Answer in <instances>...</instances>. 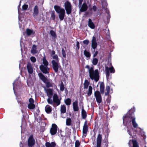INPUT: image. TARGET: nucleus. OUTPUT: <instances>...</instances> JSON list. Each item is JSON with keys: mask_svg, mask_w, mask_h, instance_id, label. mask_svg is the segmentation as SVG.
Listing matches in <instances>:
<instances>
[{"mask_svg": "<svg viewBox=\"0 0 147 147\" xmlns=\"http://www.w3.org/2000/svg\"><path fill=\"white\" fill-rule=\"evenodd\" d=\"M134 109H131L125 115H124L123 117V123L125 125H127L129 123V121L131 122L132 125L134 129L132 127H129L127 126V131L128 134L130 136V138H133L136 135V134L138 132L136 129H138L141 130L142 129L138 127V125L136 121V117L134 114L131 113L132 111H134Z\"/></svg>", "mask_w": 147, "mask_h": 147, "instance_id": "nucleus-1", "label": "nucleus"}, {"mask_svg": "<svg viewBox=\"0 0 147 147\" xmlns=\"http://www.w3.org/2000/svg\"><path fill=\"white\" fill-rule=\"evenodd\" d=\"M64 6L67 14L69 15L71 14L72 11V7L70 3L68 1H67L65 2Z\"/></svg>", "mask_w": 147, "mask_h": 147, "instance_id": "nucleus-2", "label": "nucleus"}, {"mask_svg": "<svg viewBox=\"0 0 147 147\" xmlns=\"http://www.w3.org/2000/svg\"><path fill=\"white\" fill-rule=\"evenodd\" d=\"M94 96L96 98V102L98 103H100L102 101V96L99 91H96L94 92Z\"/></svg>", "mask_w": 147, "mask_h": 147, "instance_id": "nucleus-3", "label": "nucleus"}, {"mask_svg": "<svg viewBox=\"0 0 147 147\" xmlns=\"http://www.w3.org/2000/svg\"><path fill=\"white\" fill-rule=\"evenodd\" d=\"M88 130V122L87 121H86L84 122L83 128V137L85 138L86 137Z\"/></svg>", "mask_w": 147, "mask_h": 147, "instance_id": "nucleus-4", "label": "nucleus"}, {"mask_svg": "<svg viewBox=\"0 0 147 147\" xmlns=\"http://www.w3.org/2000/svg\"><path fill=\"white\" fill-rule=\"evenodd\" d=\"M40 70L43 74H49L50 69L47 66L41 65L39 66Z\"/></svg>", "mask_w": 147, "mask_h": 147, "instance_id": "nucleus-5", "label": "nucleus"}, {"mask_svg": "<svg viewBox=\"0 0 147 147\" xmlns=\"http://www.w3.org/2000/svg\"><path fill=\"white\" fill-rule=\"evenodd\" d=\"M57 127L56 124L54 123L52 124L50 130V133L51 135H54L56 133L57 131Z\"/></svg>", "mask_w": 147, "mask_h": 147, "instance_id": "nucleus-6", "label": "nucleus"}, {"mask_svg": "<svg viewBox=\"0 0 147 147\" xmlns=\"http://www.w3.org/2000/svg\"><path fill=\"white\" fill-rule=\"evenodd\" d=\"M51 63H52L53 68L55 72L56 73H58L59 69L58 63L54 60H53L51 61Z\"/></svg>", "mask_w": 147, "mask_h": 147, "instance_id": "nucleus-7", "label": "nucleus"}, {"mask_svg": "<svg viewBox=\"0 0 147 147\" xmlns=\"http://www.w3.org/2000/svg\"><path fill=\"white\" fill-rule=\"evenodd\" d=\"M35 140L32 136L29 137L28 141V145L29 147H32L34 144Z\"/></svg>", "mask_w": 147, "mask_h": 147, "instance_id": "nucleus-8", "label": "nucleus"}, {"mask_svg": "<svg viewBox=\"0 0 147 147\" xmlns=\"http://www.w3.org/2000/svg\"><path fill=\"white\" fill-rule=\"evenodd\" d=\"M44 90L48 97H51L53 94V90L49 88H44Z\"/></svg>", "mask_w": 147, "mask_h": 147, "instance_id": "nucleus-9", "label": "nucleus"}, {"mask_svg": "<svg viewBox=\"0 0 147 147\" xmlns=\"http://www.w3.org/2000/svg\"><path fill=\"white\" fill-rule=\"evenodd\" d=\"M90 78L92 80H94L96 82L98 81L99 78V74H89Z\"/></svg>", "mask_w": 147, "mask_h": 147, "instance_id": "nucleus-10", "label": "nucleus"}, {"mask_svg": "<svg viewBox=\"0 0 147 147\" xmlns=\"http://www.w3.org/2000/svg\"><path fill=\"white\" fill-rule=\"evenodd\" d=\"M128 144L129 147H132L131 146V144L133 145V147H139L138 142L135 140H130Z\"/></svg>", "mask_w": 147, "mask_h": 147, "instance_id": "nucleus-11", "label": "nucleus"}, {"mask_svg": "<svg viewBox=\"0 0 147 147\" xmlns=\"http://www.w3.org/2000/svg\"><path fill=\"white\" fill-rule=\"evenodd\" d=\"M80 12H82L86 11L88 9V7L86 3L84 2L81 5V7L80 8Z\"/></svg>", "mask_w": 147, "mask_h": 147, "instance_id": "nucleus-12", "label": "nucleus"}, {"mask_svg": "<svg viewBox=\"0 0 147 147\" xmlns=\"http://www.w3.org/2000/svg\"><path fill=\"white\" fill-rule=\"evenodd\" d=\"M91 47L94 49H96L97 46V43L96 42V38L93 36L92 40Z\"/></svg>", "mask_w": 147, "mask_h": 147, "instance_id": "nucleus-13", "label": "nucleus"}, {"mask_svg": "<svg viewBox=\"0 0 147 147\" xmlns=\"http://www.w3.org/2000/svg\"><path fill=\"white\" fill-rule=\"evenodd\" d=\"M102 141V135L99 134L97 138L96 147H100Z\"/></svg>", "mask_w": 147, "mask_h": 147, "instance_id": "nucleus-14", "label": "nucleus"}, {"mask_svg": "<svg viewBox=\"0 0 147 147\" xmlns=\"http://www.w3.org/2000/svg\"><path fill=\"white\" fill-rule=\"evenodd\" d=\"M53 100L54 103H55L57 106L60 104V101L59 99L58 96L57 94H54L53 97Z\"/></svg>", "mask_w": 147, "mask_h": 147, "instance_id": "nucleus-15", "label": "nucleus"}, {"mask_svg": "<svg viewBox=\"0 0 147 147\" xmlns=\"http://www.w3.org/2000/svg\"><path fill=\"white\" fill-rule=\"evenodd\" d=\"M106 74H109L110 72L111 73H114L115 72V70L113 66L109 68L108 67H105Z\"/></svg>", "mask_w": 147, "mask_h": 147, "instance_id": "nucleus-16", "label": "nucleus"}, {"mask_svg": "<svg viewBox=\"0 0 147 147\" xmlns=\"http://www.w3.org/2000/svg\"><path fill=\"white\" fill-rule=\"evenodd\" d=\"M39 13V8L37 5H36L34 8L33 9V12L32 15L34 17H35L36 16H37Z\"/></svg>", "mask_w": 147, "mask_h": 147, "instance_id": "nucleus-17", "label": "nucleus"}, {"mask_svg": "<svg viewBox=\"0 0 147 147\" xmlns=\"http://www.w3.org/2000/svg\"><path fill=\"white\" fill-rule=\"evenodd\" d=\"M73 109L74 111H78L79 109L78 107V101L76 100L73 103Z\"/></svg>", "mask_w": 147, "mask_h": 147, "instance_id": "nucleus-18", "label": "nucleus"}, {"mask_svg": "<svg viewBox=\"0 0 147 147\" xmlns=\"http://www.w3.org/2000/svg\"><path fill=\"white\" fill-rule=\"evenodd\" d=\"M54 8L56 12L58 13L65 10L64 9L61 8L60 6L57 5L54 6Z\"/></svg>", "mask_w": 147, "mask_h": 147, "instance_id": "nucleus-19", "label": "nucleus"}, {"mask_svg": "<svg viewBox=\"0 0 147 147\" xmlns=\"http://www.w3.org/2000/svg\"><path fill=\"white\" fill-rule=\"evenodd\" d=\"M54 8L56 12L58 13L65 10L64 9L61 8L60 6L57 5L54 6Z\"/></svg>", "mask_w": 147, "mask_h": 147, "instance_id": "nucleus-20", "label": "nucleus"}, {"mask_svg": "<svg viewBox=\"0 0 147 147\" xmlns=\"http://www.w3.org/2000/svg\"><path fill=\"white\" fill-rule=\"evenodd\" d=\"M27 68L29 74H32L33 69L31 63H28L27 64Z\"/></svg>", "mask_w": 147, "mask_h": 147, "instance_id": "nucleus-21", "label": "nucleus"}, {"mask_svg": "<svg viewBox=\"0 0 147 147\" xmlns=\"http://www.w3.org/2000/svg\"><path fill=\"white\" fill-rule=\"evenodd\" d=\"M88 26L92 29H94L95 28V25L92 22L91 19L89 18L88 21Z\"/></svg>", "mask_w": 147, "mask_h": 147, "instance_id": "nucleus-22", "label": "nucleus"}, {"mask_svg": "<svg viewBox=\"0 0 147 147\" xmlns=\"http://www.w3.org/2000/svg\"><path fill=\"white\" fill-rule=\"evenodd\" d=\"M65 11L64 10L63 11H62L61 12L59 13V19L61 20H63L65 16Z\"/></svg>", "mask_w": 147, "mask_h": 147, "instance_id": "nucleus-23", "label": "nucleus"}, {"mask_svg": "<svg viewBox=\"0 0 147 147\" xmlns=\"http://www.w3.org/2000/svg\"><path fill=\"white\" fill-rule=\"evenodd\" d=\"M66 110V107L65 105H63L61 106L60 111L61 114L65 113Z\"/></svg>", "mask_w": 147, "mask_h": 147, "instance_id": "nucleus-24", "label": "nucleus"}, {"mask_svg": "<svg viewBox=\"0 0 147 147\" xmlns=\"http://www.w3.org/2000/svg\"><path fill=\"white\" fill-rule=\"evenodd\" d=\"M45 111L47 113H50L52 111V108L50 106L47 105L45 107Z\"/></svg>", "mask_w": 147, "mask_h": 147, "instance_id": "nucleus-25", "label": "nucleus"}, {"mask_svg": "<svg viewBox=\"0 0 147 147\" xmlns=\"http://www.w3.org/2000/svg\"><path fill=\"white\" fill-rule=\"evenodd\" d=\"M104 83L102 82L100 85V91L101 93L103 94L104 92Z\"/></svg>", "mask_w": 147, "mask_h": 147, "instance_id": "nucleus-26", "label": "nucleus"}, {"mask_svg": "<svg viewBox=\"0 0 147 147\" xmlns=\"http://www.w3.org/2000/svg\"><path fill=\"white\" fill-rule=\"evenodd\" d=\"M81 113L82 118L83 119H85L87 116V114L86 111L83 108L82 109Z\"/></svg>", "mask_w": 147, "mask_h": 147, "instance_id": "nucleus-27", "label": "nucleus"}, {"mask_svg": "<svg viewBox=\"0 0 147 147\" xmlns=\"http://www.w3.org/2000/svg\"><path fill=\"white\" fill-rule=\"evenodd\" d=\"M92 88L91 86L88 87V89L87 92V94L88 96H90L92 93Z\"/></svg>", "mask_w": 147, "mask_h": 147, "instance_id": "nucleus-28", "label": "nucleus"}, {"mask_svg": "<svg viewBox=\"0 0 147 147\" xmlns=\"http://www.w3.org/2000/svg\"><path fill=\"white\" fill-rule=\"evenodd\" d=\"M26 34L28 36H29L32 34H34V32H33V31L27 28L26 30Z\"/></svg>", "mask_w": 147, "mask_h": 147, "instance_id": "nucleus-29", "label": "nucleus"}, {"mask_svg": "<svg viewBox=\"0 0 147 147\" xmlns=\"http://www.w3.org/2000/svg\"><path fill=\"white\" fill-rule=\"evenodd\" d=\"M40 78L42 80L44 83L46 82V81L47 80V79L45 78L44 76L43 75V74H38Z\"/></svg>", "mask_w": 147, "mask_h": 147, "instance_id": "nucleus-30", "label": "nucleus"}, {"mask_svg": "<svg viewBox=\"0 0 147 147\" xmlns=\"http://www.w3.org/2000/svg\"><path fill=\"white\" fill-rule=\"evenodd\" d=\"M106 92L105 93V95L106 96L108 95L110 93V87L109 86H106Z\"/></svg>", "mask_w": 147, "mask_h": 147, "instance_id": "nucleus-31", "label": "nucleus"}, {"mask_svg": "<svg viewBox=\"0 0 147 147\" xmlns=\"http://www.w3.org/2000/svg\"><path fill=\"white\" fill-rule=\"evenodd\" d=\"M36 46L34 45H33L32 48V49L31 50V52L32 53L35 54L36 53Z\"/></svg>", "mask_w": 147, "mask_h": 147, "instance_id": "nucleus-32", "label": "nucleus"}, {"mask_svg": "<svg viewBox=\"0 0 147 147\" xmlns=\"http://www.w3.org/2000/svg\"><path fill=\"white\" fill-rule=\"evenodd\" d=\"M43 63L44 66H47L49 65V63L46 60L45 57L43 58Z\"/></svg>", "mask_w": 147, "mask_h": 147, "instance_id": "nucleus-33", "label": "nucleus"}, {"mask_svg": "<svg viewBox=\"0 0 147 147\" xmlns=\"http://www.w3.org/2000/svg\"><path fill=\"white\" fill-rule=\"evenodd\" d=\"M84 53L85 56L88 58H90L91 56V54L90 52L85 50L84 51Z\"/></svg>", "mask_w": 147, "mask_h": 147, "instance_id": "nucleus-34", "label": "nucleus"}, {"mask_svg": "<svg viewBox=\"0 0 147 147\" xmlns=\"http://www.w3.org/2000/svg\"><path fill=\"white\" fill-rule=\"evenodd\" d=\"M89 84V83L88 81L87 80H85L84 83V88L87 89L88 88Z\"/></svg>", "mask_w": 147, "mask_h": 147, "instance_id": "nucleus-35", "label": "nucleus"}, {"mask_svg": "<svg viewBox=\"0 0 147 147\" xmlns=\"http://www.w3.org/2000/svg\"><path fill=\"white\" fill-rule=\"evenodd\" d=\"M65 102L67 105H69L71 102V99L69 98H68L65 100Z\"/></svg>", "mask_w": 147, "mask_h": 147, "instance_id": "nucleus-36", "label": "nucleus"}, {"mask_svg": "<svg viewBox=\"0 0 147 147\" xmlns=\"http://www.w3.org/2000/svg\"><path fill=\"white\" fill-rule=\"evenodd\" d=\"M71 123V120L70 118H67L66 120V125L67 126H70Z\"/></svg>", "mask_w": 147, "mask_h": 147, "instance_id": "nucleus-37", "label": "nucleus"}, {"mask_svg": "<svg viewBox=\"0 0 147 147\" xmlns=\"http://www.w3.org/2000/svg\"><path fill=\"white\" fill-rule=\"evenodd\" d=\"M50 34L54 38H56L57 35L56 33L53 30H51L50 31Z\"/></svg>", "mask_w": 147, "mask_h": 147, "instance_id": "nucleus-38", "label": "nucleus"}, {"mask_svg": "<svg viewBox=\"0 0 147 147\" xmlns=\"http://www.w3.org/2000/svg\"><path fill=\"white\" fill-rule=\"evenodd\" d=\"M44 83L46 84V87L47 88L52 86V84L48 81L47 80L46 81V82H45Z\"/></svg>", "mask_w": 147, "mask_h": 147, "instance_id": "nucleus-39", "label": "nucleus"}, {"mask_svg": "<svg viewBox=\"0 0 147 147\" xmlns=\"http://www.w3.org/2000/svg\"><path fill=\"white\" fill-rule=\"evenodd\" d=\"M35 107V106L34 104H29L28 105V108L30 109H33Z\"/></svg>", "mask_w": 147, "mask_h": 147, "instance_id": "nucleus-40", "label": "nucleus"}, {"mask_svg": "<svg viewBox=\"0 0 147 147\" xmlns=\"http://www.w3.org/2000/svg\"><path fill=\"white\" fill-rule=\"evenodd\" d=\"M98 59L96 58H94L92 60V63L93 65H96L98 63Z\"/></svg>", "mask_w": 147, "mask_h": 147, "instance_id": "nucleus-41", "label": "nucleus"}, {"mask_svg": "<svg viewBox=\"0 0 147 147\" xmlns=\"http://www.w3.org/2000/svg\"><path fill=\"white\" fill-rule=\"evenodd\" d=\"M51 97H48V98L47 99V101L48 103L50 104H53L54 102L51 99Z\"/></svg>", "mask_w": 147, "mask_h": 147, "instance_id": "nucleus-42", "label": "nucleus"}, {"mask_svg": "<svg viewBox=\"0 0 147 147\" xmlns=\"http://www.w3.org/2000/svg\"><path fill=\"white\" fill-rule=\"evenodd\" d=\"M55 12L54 11H52L51 13V18H52L53 20H55Z\"/></svg>", "mask_w": 147, "mask_h": 147, "instance_id": "nucleus-43", "label": "nucleus"}, {"mask_svg": "<svg viewBox=\"0 0 147 147\" xmlns=\"http://www.w3.org/2000/svg\"><path fill=\"white\" fill-rule=\"evenodd\" d=\"M64 87L63 84L62 82H61L60 85V90L61 91H62L64 90Z\"/></svg>", "mask_w": 147, "mask_h": 147, "instance_id": "nucleus-44", "label": "nucleus"}, {"mask_svg": "<svg viewBox=\"0 0 147 147\" xmlns=\"http://www.w3.org/2000/svg\"><path fill=\"white\" fill-rule=\"evenodd\" d=\"M61 51L63 57L64 58H65L66 57V54L65 50L64 49H62Z\"/></svg>", "mask_w": 147, "mask_h": 147, "instance_id": "nucleus-45", "label": "nucleus"}, {"mask_svg": "<svg viewBox=\"0 0 147 147\" xmlns=\"http://www.w3.org/2000/svg\"><path fill=\"white\" fill-rule=\"evenodd\" d=\"M94 67L92 66L90 67L88 70L89 74H93L94 72Z\"/></svg>", "mask_w": 147, "mask_h": 147, "instance_id": "nucleus-46", "label": "nucleus"}, {"mask_svg": "<svg viewBox=\"0 0 147 147\" xmlns=\"http://www.w3.org/2000/svg\"><path fill=\"white\" fill-rule=\"evenodd\" d=\"M28 7V5L24 4L22 6V9L23 10H26L27 9Z\"/></svg>", "mask_w": 147, "mask_h": 147, "instance_id": "nucleus-47", "label": "nucleus"}, {"mask_svg": "<svg viewBox=\"0 0 147 147\" xmlns=\"http://www.w3.org/2000/svg\"><path fill=\"white\" fill-rule=\"evenodd\" d=\"M30 60L33 63H35L36 61V59L35 57L33 56H32L30 57Z\"/></svg>", "mask_w": 147, "mask_h": 147, "instance_id": "nucleus-48", "label": "nucleus"}, {"mask_svg": "<svg viewBox=\"0 0 147 147\" xmlns=\"http://www.w3.org/2000/svg\"><path fill=\"white\" fill-rule=\"evenodd\" d=\"M83 42L84 44L85 45H88L89 43V41L88 40L86 39L84 40L83 41Z\"/></svg>", "mask_w": 147, "mask_h": 147, "instance_id": "nucleus-49", "label": "nucleus"}, {"mask_svg": "<svg viewBox=\"0 0 147 147\" xmlns=\"http://www.w3.org/2000/svg\"><path fill=\"white\" fill-rule=\"evenodd\" d=\"M106 77L107 80V81H108L109 80H110L111 78V74H106Z\"/></svg>", "mask_w": 147, "mask_h": 147, "instance_id": "nucleus-50", "label": "nucleus"}, {"mask_svg": "<svg viewBox=\"0 0 147 147\" xmlns=\"http://www.w3.org/2000/svg\"><path fill=\"white\" fill-rule=\"evenodd\" d=\"M76 49L77 50H79L80 49V43L78 41L76 42Z\"/></svg>", "mask_w": 147, "mask_h": 147, "instance_id": "nucleus-51", "label": "nucleus"}, {"mask_svg": "<svg viewBox=\"0 0 147 147\" xmlns=\"http://www.w3.org/2000/svg\"><path fill=\"white\" fill-rule=\"evenodd\" d=\"M97 7L96 6L94 5L93 6L92 8H91V10L94 12H96V11Z\"/></svg>", "mask_w": 147, "mask_h": 147, "instance_id": "nucleus-52", "label": "nucleus"}, {"mask_svg": "<svg viewBox=\"0 0 147 147\" xmlns=\"http://www.w3.org/2000/svg\"><path fill=\"white\" fill-rule=\"evenodd\" d=\"M17 80H15L14 82L13 83V90L14 92V93H15V89L16 88V82Z\"/></svg>", "mask_w": 147, "mask_h": 147, "instance_id": "nucleus-53", "label": "nucleus"}, {"mask_svg": "<svg viewBox=\"0 0 147 147\" xmlns=\"http://www.w3.org/2000/svg\"><path fill=\"white\" fill-rule=\"evenodd\" d=\"M80 145V143L79 141L77 140L75 143V146H79Z\"/></svg>", "mask_w": 147, "mask_h": 147, "instance_id": "nucleus-54", "label": "nucleus"}, {"mask_svg": "<svg viewBox=\"0 0 147 147\" xmlns=\"http://www.w3.org/2000/svg\"><path fill=\"white\" fill-rule=\"evenodd\" d=\"M83 1V0H79L78 7L79 8L81 7Z\"/></svg>", "mask_w": 147, "mask_h": 147, "instance_id": "nucleus-55", "label": "nucleus"}, {"mask_svg": "<svg viewBox=\"0 0 147 147\" xmlns=\"http://www.w3.org/2000/svg\"><path fill=\"white\" fill-rule=\"evenodd\" d=\"M53 58L56 60L57 61L58 60V57L57 55H55L53 56Z\"/></svg>", "mask_w": 147, "mask_h": 147, "instance_id": "nucleus-56", "label": "nucleus"}, {"mask_svg": "<svg viewBox=\"0 0 147 147\" xmlns=\"http://www.w3.org/2000/svg\"><path fill=\"white\" fill-rule=\"evenodd\" d=\"M29 104H34V100L32 98H30L29 99Z\"/></svg>", "mask_w": 147, "mask_h": 147, "instance_id": "nucleus-57", "label": "nucleus"}, {"mask_svg": "<svg viewBox=\"0 0 147 147\" xmlns=\"http://www.w3.org/2000/svg\"><path fill=\"white\" fill-rule=\"evenodd\" d=\"M98 53V51H95V53H94V54L93 55V57H95L97 55Z\"/></svg>", "mask_w": 147, "mask_h": 147, "instance_id": "nucleus-58", "label": "nucleus"}, {"mask_svg": "<svg viewBox=\"0 0 147 147\" xmlns=\"http://www.w3.org/2000/svg\"><path fill=\"white\" fill-rule=\"evenodd\" d=\"M93 74H99L98 73V70L97 69H96L94 71V72Z\"/></svg>", "mask_w": 147, "mask_h": 147, "instance_id": "nucleus-59", "label": "nucleus"}, {"mask_svg": "<svg viewBox=\"0 0 147 147\" xmlns=\"http://www.w3.org/2000/svg\"><path fill=\"white\" fill-rule=\"evenodd\" d=\"M55 51L53 50L51 52V55H55Z\"/></svg>", "mask_w": 147, "mask_h": 147, "instance_id": "nucleus-60", "label": "nucleus"}, {"mask_svg": "<svg viewBox=\"0 0 147 147\" xmlns=\"http://www.w3.org/2000/svg\"><path fill=\"white\" fill-rule=\"evenodd\" d=\"M106 12L108 14V17H109V18L110 17V15L109 13V10H106Z\"/></svg>", "mask_w": 147, "mask_h": 147, "instance_id": "nucleus-61", "label": "nucleus"}, {"mask_svg": "<svg viewBox=\"0 0 147 147\" xmlns=\"http://www.w3.org/2000/svg\"><path fill=\"white\" fill-rule=\"evenodd\" d=\"M105 4V6H106L107 5V4L106 2L104 1L102 3V4Z\"/></svg>", "mask_w": 147, "mask_h": 147, "instance_id": "nucleus-62", "label": "nucleus"}, {"mask_svg": "<svg viewBox=\"0 0 147 147\" xmlns=\"http://www.w3.org/2000/svg\"><path fill=\"white\" fill-rule=\"evenodd\" d=\"M86 67L88 69V70L90 68V66L89 65H87L86 66Z\"/></svg>", "mask_w": 147, "mask_h": 147, "instance_id": "nucleus-63", "label": "nucleus"}, {"mask_svg": "<svg viewBox=\"0 0 147 147\" xmlns=\"http://www.w3.org/2000/svg\"><path fill=\"white\" fill-rule=\"evenodd\" d=\"M22 146V143H20V147H21Z\"/></svg>", "mask_w": 147, "mask_h": 147, "instance_id": "nucleus-64", "label": "nucleus"}]
</instances>
